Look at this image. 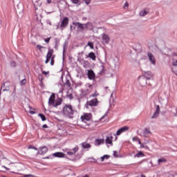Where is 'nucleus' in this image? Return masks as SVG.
I'll use <instances>...</instances> for the list:
<instances>
[{
  "instance_id": "2",
  "label": "nucleus",
  "mask_w": 177,
  "mask_h": 177,
  "mask_svg": "<svg viewBox=\"0 0 177 177\" xmlns=\"http://www.w3.org/2000/svg\"><path fill=\"white\" fill-rule=\"evenodd\" d=\"M48 104L49 106H53V107H57V106L62 104V99L55 100V95L53 94L48 99Z\"/></svg>"
},
{
  "instance_id": "37",
  "label": "nucleus",
  "mask_w": 177,
  "mask_h": 177,
  "mask_svg": "<svg viewBox=\"0 0 177 177\" xmlns=\"http://www.w3.org/2000/svg\"><path fill=\"white\" fill-rule=\"evenodd\" d=\"M28 149H32L33 150H38V148H37V147H34L32 145H30L28 147Z\"/></svg>"
},
{
  "instance_id": "58",
  "label": "nucleus",
  "mask_w": 177,
  "mask_h": 177,
  "mask_svg": "<svg viewBox=\"0 0 177 177\" xmlns=\"http://www.w3.org/2000/svg\"><path fill=\"white\" fill-rule=\"evenodd\" d=\"M43 128H48V125L44 124V125H43Z\"/></svg>"
},
{
  "instance_id": "62",
  "label": "nucleus",
  "mask_w": 177,
  "mask_h": 177,
  "mask_svg": "<svg viewBox=\"0 0 177 177\" xmlns=\"http://www.w3.org/2000/svg\"><path fill=\"white\" fill-rule=\"evenodd\" d=\"M109 87H105V89H108Z\"/></svg>"
},
{
  "instance_id": "13",
  "label": "nucleus",
  "mask_w": 177,
  "mask_h": 177,
  "mask_svg": "<svg viewBox=\"0 0 177 177\" xmlns=\"http://www.w3.org/2000/svg\"><path fill=\"white\" fill-rule=\"evenodd\" d=\"M151 135V131H150V129L145 128L144 131H142V136L144 138H150V136Z\"/></svg>"
},
{
  "instance_id": "4",
  "label": "nucleus",
  "mask_w": 177,
  "mask_h": 177,
  "mask_svg": "<svg viewBox=\"0 0 177 177\" xmlns=\"http://www.w3.org/2000/svg\"><path fill=\"white\" fill-rule=\"evenodd\" d=\"M129 129V127L128 126H124L119 129L117 131L116 133L114 134V136H115V140H117L118 139L117 136H120V135H121L122 133H124V132H127V131H128Z\"/></svg>"
},
{
  "instance_id": "63",
  "label": "nucleus",
  "mask_w": 177,
  "mask_h": 177,
  "mask_svg": "<svg viewBox=\"0 0 177 177\" xmlns=\"http://www.w3.org/2000/svg\"><path fill=\"white\" fill-rule=\"evenodd\" d=\"M102 69L104 68V66H102Z\"/></svg>"
},
{
  "instance_id": "12",
  "label": "nucleus",
  "mask_w": 177,
  "mask_h": 177,
  "mask_svg": "<svg viewBox=\"0 0 177 177\" xmlns=\"http://www.w3.org/2000/svg\"><path fill=\"white\" fill-rule=\"evenodd\" d=\"M46 153H48V147H46V146H43L39 148L37 154L42 156L44 154H46Z\"/></svg>"
},
{
  "instance_id": "54",
  "label": "nucleus",
  "mask_w": 177,
  "mask_h": 177,
  "mask_svg": "<svg viewBox=\"0 0 177 177\" xmlns=\"http://www.w3.org/2000/svg\"><path fill=\"white\" fill-rule=\"evenodd\" d=\"M100 160H101L102 162L104 161V157H103V156L101 157V158H100Z\"/></svg>"
},
{
  "instance_id": "7",
  "label": "nucleus",
  "mask_w": 177,
  "mask_h": 177,
  "mask_svg": "<svg viewBox=\"0 0 177 177\" xmlns=\"http://www.w3.org/2000/svg\"><path fill=\"white\" fill-rule=\"evenodd\" d=\"M78 150H80V147H78V146H75L73 149H66V153L68 154V156H74L78 152Z\"/></svg>"
},
{
  "instance_id": "43",
  "label": "nucleus",
  "mask_w": 177,
  "mask_h": 177,
  "mask_svg": "<svg viewBox=\"0 0 177 177\" xmlns=\"http://www.w3.org/2000/svg\"><path fill=\"white\" fill-rule=\"evenodd\" d=\"M102 157H104V160H109L110 158V156L109 155H104Z\"/></svg>"
},
{
  "instance_id": "61",
  "label": "nucleus",
  "mask_w": 177,
  "mask_h": 177,
  "mask_svg": "<svg viewBox=\"0 0 177 177\" xmlns=\"http://www.w3.org/2000/svg\"><path fill=\"white\" fill-rule=\"evenodd\" d=\"M73 28V26H71V30Z\"/></svg>"
},
{
  "instance_id": "57",
  "label": "nucleus",
  "mask_w": 177,
  "mask_h": 177,
  "mask_svg": "<svg viewBox=\"0 0 177 177\" xmlns=\"http://www.w3.org/2000/svg\"><path fill=\"white\" fill-rule=\"evenodd\" d=\"M9 88H8V86H6V88L3 89V91H8Z\"/></svg>"
},
{
  "instance_id": "44",
  "label": "nucleus",
  "mask_w": 177,
  "mask_h": 177,
  "mask_svg": "<svg viewBox=\"0 0 177 177\" xmlns=\"http://www.w3.org/2000/svg\"><path fill=\"white\" fill-rule=\"evenodd\" d=\"M37 49H39V50H41V49H44V46H39V45H37Z\"/></svg>"
},
{
  "instance_id": "9",
  "label": "nucleus",
  "mask_w": 177,
  "mask_h": 177,
  "mask_svg": "<svg viewBox=\"0 0 177 177\" xmlns=\"http://www.w3.org/2000/svg\"><path fill=\"white\" fill-rule=\"evenodd\" d=\"M101 37L102 39V44H109V42H110V37L107 34L102 33L101 35Z\"/></svg>"
},
{
  "instance_id": "40",
  "label": "nucleus",
  "mask_w": 177,
  "mask_h": 177,
  "mask_svg": "<svg viewBox=\"0 0 177 177\" xmlns=\"http://www.w3.org/2000/svg\"><path fill=\"white\" fill-rule=\"evenodd\" d=\"M10 66H11L12 67H16V62H10Z\"/></svg>"
},
{
  "instance_id": "52",
  "label": "nucleus",
  "mask_w": 177,
  "mask_h": 177,
  "mask_svg": "<svg viewBox=\"0 0 177 177\" xmlns=\"http://www.w3.org/2000/svg\"><path fill=\"white\" fill-rule=\"evenodd\" d=\"M140 148V149H145V145L141 144Z\"/></svg>"
},
{
  "instance_id": "10",
  "label": "nucleus",
  "mask_w": 177,
  "mask_h": 177,
  "mask_svg": "<svg viewBox=\"0 0 177 177\" xmlns=\"http://www.w3.org/2000/svg\"><path fill=\"white\" fill-rule=\"evenodd\" d=\"M91 113H85L83 116L81 117V120L83 122H86V121H91Z\"/></svg>"
},
{
  "instance_id": "55",
  "label": "nucleus",
  "mask_w": 177,
  "mask_h": 177,
  "mask_svg": "<svg viewBox=\"0 0 177 177\" xmlns=\"http://www.w3.org/2000/svg\"><path fill=\"white\" fill-rule=\"evenodd\" d=\"M48 3H52V0H46Z\"/></svg>"
},
{
  "instance_id": "48",
  "label": "nucleus",
  "mask_w": 177,
  "mask_h": 177,
  "mask_svg": "<svg viewBox=\"0 0 177 177\" xmlns=\"http://www.w3.org/2000/svg\"><path fill=\"white\" fill-rule=\"evenodd\" d=\"M50 64H51V66H53V64H55V59H51Z\"/></svg>"
},
{
  "instance_id": "22",
  "label": "nucleus",
  "mask_w": 177,
  "mask_h": 177,
  "mask_svg": "<svg viewBox=\"0 0 177 177\" xmlns=\"http://www.w3.org/2000/svg\"><path fill=\"white\" fill-rule=\"evenodd\" d=\"M88 57H89L90 59H92L93 61L96 60V55H95V53L93 52H91L88 54Z\"/></svg>"
},
{
  "instance_id": "38",
  "label": "nucleus",
  "mask_w": 177,
  "mask_h": 177,
  "mask_svg": "<svg viewBox=\"0 0 177 177\" xmlns=\"http://www.w3.org/2000/svg\"><path fill=\"white\" fill-rule=\"evenodd\" d=\"M84 1V2H85V3L86 4V5H89V3H91V1H92V0H83Z\"/></svg>"
},
{
  "instance_id": "14",
  "label": "nucleus",
  "mask_w": 177,
  "mask_h": 177,
  "mask_svg": "<svg viewBox=\"0 0 177 177\" xmlns=\"http://www.w3.org/2000/svg\"><path fill=\"white\" fill-rule=\"evenodd\" d=\"M160 115V106L157 105L156 108V111L153 113V115L151 117L152 120L157 118Z\"/></svg>"
},
{
  "instance_id": "53",
  "label": "nucleus",
  "mask_w": 177,
  "mask_h": 177,
  "mask_svg": "<svg viewBox=\"0 0 177 177\" xmlns=\"http://www.w3.org/2000/svg\"><path fill=\"white\" fill-rule=\"evenodd\" d=\"M3 168H5V169H6L7 171H9L10 169H8V167H5V166H2Z\"/></svg>"
},
{
  "instance_id": "59",
  "label": "nucleus",
  "mask_w": 177,
  "mask_h": 177,
  "mask_svg": "<svg viewBox=\"0 0 177 177\" xmlns=\"http://www.w3.org/2000/svg\"><path fill=\"white\" fill-rule=\"evenodd\" d=\"M144 149H149V147L147 146V145H145Z\"/></svg>"
},
{
  "instance_id": "6",
  "label": "nucleus",
  "mask_w": 177,
  "mask_h": 177,
  "mask_svg": "<svg viewBox=\"0 0 177 177\" xmlns=\"http://www.w3.org/2000/svg\"><path fill=\"white\" fill-rule=\"evenodd\" d=\"M86 87L88 88L86 90H82V96H87V95H89L92 92V85L89 84H86Z\"/></svg>"
},
{
  "instance_id": "42",
  "label": "nucleus",
  "mask_w": 177,
  "mask_h": 177,
  "mask_svg": "<svg viewBox=\"0 0 177 177\" xmlns=\"http://www.w3.org/2000/svg\"><path fill=\"white\" fill-rule=\"evenodd\" d=\"M132 140H133V142H138V140H139V138L133 137V138H132Z\"/></svg>"
},
{
  "instance_id": "60",
  "label": "nucleus",
  "mask_w": 177,
  "mask_h": 177,
  "mask_svg": "<svg viewBox=\"0 0 177 177\" xmlns=\"http://www.w3.org/2000/svg\"><path fill=\"white\" fill-rule=\"evenodd\" d=\"M51 59H53V60H54V59H55V55H53L51 56Z\"/></svg>"
},
{
  "instance_id": "18",
  "label": "nucleus",
  "mask_w": 177,
  "mask_h": 177,
  "mask_svg": "<svg viewBox=\"0 0 177 177\" xmlns=\"http://www.w3.org/2000/svg\"><path fill=\"white\" fill-rule=\"evenodd\" d=\"M105 142L106 145H111V146H113V136L106 137Z\"/></svg>"
},
{
  "instance_id": "39",
  "label": "nucleus",
  "mask_w": 177,
  "mask_h": 177,
  "mask_svg": "<svg viewBox=\"0 0 177 177\" xmlns=\"http://www.w3.org/2000/svg\"><path fill=\"white\" fill-rule=\"evenodd\" d=\"M51 37H48L47 39H44V42H46V44H49V41H50Z\"/></svg>"
},
{
  "instance_id": "46",
  "label": "nucleus",
  "mask_w": 177,
  "mask_h": 177,
  "mask_svg": "<svg viewBox=\"0 0 177 177\" xmlns=\"http://www.w3.org/2000/svg\"><path fill=\"white\" fill-rule=\"evenodd\" d=\"M172 66H174L175 67L177 66V60H176L175 62H172Z\"/></svg>"
},
{
  "instance_id": "29",
  "label": "nucleus",
  "mask_w": 177,
  "mask_h": 177,
  "mask_svg": "<svg viewBox=\"0 0 177 177\" xmlns=\"http://www.w3.org/2000/svg\"><path fill=\"white\" fill-rule=\"evenodd\" d=\"M65 86H67V88H70L71 86V83H70V80H66V82L64 83Z\"/></svg>"
},
{
  "instance_id": "56",
  "label": "nucleus",
  "mask_w": 177,
  "mask_h": 177,
  "mask_svg": "<svg viewBox=\"0 0 177 177\" xmlns=\"http://www.w3.org/2000/svg\"><path fill=\"white\" fill-rule=\"evenodd\" d=\"M137 142H138V144L141 145L142 142H140V139H138V140H137Z\"/></svg>"
},
{
  "instance_id": "16",
  "label": "nucleus",
  "mask_w": 177,
  "mask_h": 177,
  "mask_svg": "<svg viewBox=\"0 0 177 177\" xmlns=\"http://www.w3.org/2000/svg\"><path fill=\"white\" fill-rule=\"evenodd\" d=\"M154 77V75L151 71H146L144 73V77H145L147 80H151Z\"/></svg>"
},
{
  "instance_id": "25",
  "label": "nucleus",
  "mask_w": 177,
  "mask_h": 177,
  "mask_svg": "<svg viewBox=\"0 0 177 177\" xmlns=\"http://www.w3.org/2000/svg\"><path fill=\"white\" fill-rule=\"evenodd\" d=\"M165 162H167V159L165 158H159L158 160V165H160V164H164Z\"/></svg>"
},
{
  "instance_id": "8",
  "label": "nucleus",
  "mask_w": 177,
  "mask_h": 177,
  "mask_svg": "<svg viewBox=\"0 0 177 177\" xmlns=\"http://www.w3.org/2000/svg\"><path fill=\"white\" fill-rule=\"evenodd\" d=\"M73 26H77V28L80 30H88V26H86V24H81L79 22H73Z\"/></svg>"
},
{
  "instance_id": "34",
  "label": "nucleus",
  "mask_w": 177,
  "mask_h": 177,
  "mask_svg": "<svg viewBox=\"0 0 177 177\" xmlns=\"http://www.w3.org/2000/svg\"><path fill=\"white\" fill-rule=\"evenodd\" d=\"M129 7V4L128 3V2H126L124 5V9H128V8Z\"/></svg>"
},
{
  "instance_id": "28",
  "label": "nucleus",
  "mask_w": 177,
  "mask_h": 177,
  "mask_svg": "<svg viewBox=\"0 0 177 177\" xmlns=\"http://www.w3.org/2000/svg\"><path fill=\"white\" fill-rule=\"evenodd\" d=\"M39 117L41 118V121H46V118L42 113H39Z\"/></svg>"
},
{
  "instance_id": "24",
  "label": "nucleus",
  "mask_w": 177,
  "mask_h": 177,
  "mask_svg": "<svg viewBox=\"0 0 177 177\" xmlns=\"http://www.w3.org/2000/svg\"><path fill=\"white\" fill-rule=\"evenodd\" d=\"M135 158H140V157H145V153L142 151H138L137 154L134 156Z\"/></svg>"
},
{
  "instance_id": "27",
  "label": "nucleus",
  "mask_w": 177,
  "mask_h": 177,
  "mask_svg": "<svg viewBox=\"0 0 177 177\" xmlns=\"http://www.w3.org/2000/svg\"><path fill=\"white\" fill-rule=\"evenodd\" d=\"M86 26H87V29L93 30V24H92V22L87 23Z\"/></svg>"
},
{
  "instance_id": "20",
  "label": "nucleus",
  "mask_w": 177,
  "mask_h": 177,
  "mask_svg": "<svg viewBox=\"0 0 177 177\" xmlns=\"http://www.w3.org/2000/svg\"><path fill=\"white\" fill-rule=\"evenodd\" d=\"M54 157H57L58 158H63L64 157V153L63 152H56L53 153Z\"/></svg>"
},
{
  "instance_id": "45",
  "label": "nucleus",
  "mask_w": 177,
  "mask_h": 177,
  "mask_svg": "<svg viewBox=\"0 0 177 177\" xmlns=\"http://www.w3.org/2000/svg\"><path fill=\"white\" fill-rule=\"evenodd\" d=\"M6 85H8V82H6V83L3 84L1 85V89H3V88H5V86H6Z\"/></svg>"
},
{
  "instance_id": "21",
  "label": "nucleus",
  "mask_w": 177,
  "mask_h": 177,
  "mask_svg": "<svg viewBox=\"0 0 177 177\" xmlns=\"http://www.w3.org/2000/svg\"><path fill=\"white\" fill-rule=\"evenodd\" d=\"M81 146L83 147V149H91V144L88 142H82Z\"/></svg>"
},
{
  "instance_id": "32",
  "label": "nucleus",
  "mask_w": 177,
  "mask_h": 177,
  "mask_svg": "<svg viewBox=\"0 0 177 177\" xmlns=\"http://www.w3.org/2000/svg\"><path fill=\"white\" fill-rule=\"evenodd\" d=\"M96 96H99V93H97V91H95L93 94L91 95V97H96Z\"/></svg>"
},
{
  "instance_id": "33",
  "label": "nucleus",
  "mask_w": 177,
  "mask_h": 177,
  "mask_svg": "<svg viewBox=\"0 0 177 177\" xmlns=\"http://www.w3.org/2000/svg\"><path fill=\"white\" fill-rule=\"evenodd\" d=\"M72 1V3H75V5H77L80 3V0H71Z\"/></svg>"
},
{
  "instance_id": "1",
  "label": "nucleus",
  "mask_w": 177,
  "mask_h": 177,
  "mask_svg": "<svg viewBox=\"0 0 177 177\" xmlns=\"http://www.w3.org/2000/svg\"><path fill=\"white\" fill-rule=\"evenodd\" d=\"M77 113V111L75 110L74 108H73V106L71 104H66L63 108V114L64 117H66V118H70L71 120H73L74 118V114Z\"/></svg>"
},
{
  "instance_id": "30",
  "label": "nucleus",
  "mask_w": 177,
  "mask_h": 177,
  "mask_svg": "<svg viewBox=\"0 0 177 177\" xmlns=\"http://www.w3.org/2000/svg\"><path fill=\"white\" fill-rule=\"evenodd\" d=\"M87 46H89L91 49H93V42L88 41L87 44Z\"/></svg>"
},
{
  "instance_id": "19",
  "label": "nucleus",
  "mask_w": 177,
  "mask_h": 177,
  "mask_svg": "<svg viewBox=\"0 0 177 177\" xmlns=\"http://www.w3.org/2000/svg\"><path fill=\"white\" fill-rule=\"evenodd\" d=\"M147 80V79L145 77H140L138 80L140 85H141V86H145V85L147 84V82L146 81Z\"/></svg>"
},
{
  "instance_id": "47",
  "label": "nucleus",
  "mask_w": 177,
  "mask_h": 177,
  "mask_svg": "<svg viewBox=\"0 0 177 177\" xmlns=\"http://www.w3.org/2000/svg\"><path fill=\"white\" fill-rule=\"evenodd\" d=\"M42 74H44V75H48V74H49V72H46L45 71H43Z\"/></svg>"
},
{
  "instance_id": "36",
  "label": "nucleus",
  "mask_w": 177,
  "mask_h": 177,
  "mask_svg": "<svg viewBox=\"0 0 177 177\" xmlns=\"http://www.w3.org/2000/svg\"><path fill=\"white\" fill-rule=\"evenodd\" d=\"M29 109H30V111H29L30 114H35V111H31L32 110V108L31 106H29Z\"/></svg>"
},
{
  "instance_id": "41",
  "label": "nucleus",
  "mask_w": 177,
  "mask_h": 177,
  "mask_svg": "<svg viewBox=\"0 0 177 177\" xmlns=\"http://www.w3.org/2000/svg\"><path fill=\"white\" fill-rule=\"evenodd\" d=\"M106 117H107V113H105V114L100 118V121H103V120H104Z\"/></svg>"
},
{
  "instance_id": "3",
  "label": "nucleus",
  "mask_w": 177,
  "mask_h": 177,
  "mask_svg": "<svg viewBox=\"0 0 177 177\" xmlns=\"http://www.w3.org/2000/svg\"><path fill=\"white\" fill-rule=\"evenodd\" d=\"M68 26V17H66L62 19L61 21L58 23L57 26V29L60 28V30H63Z\"/></svg>"
},
{
  "instance_id": "17",
  "label": "nucleus",
  "mask_w": 177,
  "mask_h": 177,
  "mask_svg": "<svg viewBox=\"0 0 177 177\" xmlns=\"http://www.w3.org/2000/svg\"><path fill=\"white\" fill-rule=\"evenodd\" d=\"M87 75H88V80H94L95 77V72H93V71L92 70H90L88 71Z\"/></svg>"
},
{
  "instance_id": "15",
  "label": "nucleus",
  "mask_w": 177,
  "mask_h": 177,
  "mask_svg": "<svg viewBox=\"0 0 177 177\" xmlns=\"http://www.w3.org/2000/svg\"><path fill=\"white\" fill-rule=\"evenodd\" d=\"M149 13H150V10L149 8H145L140 12L139 15L141 17H145V16H147Z\"/></svg>"
},
{
  "instance_id": "23",
  "label": "nucleus",
  "mask_w": 177,
  "mask_h": 177,
  "mask_svg": "<svg viewBox=\"0 0 177 177\" xmlns=\"http://www.w3.org/2000/svg\"><path fill=\"white\" fill-rule=\"evenodd\" d=\"M102 143H104V140L103 139H96L95 140L96 146H100V145H102Z\"/></svg>"
},
{
  "instance_id": "11",
  "label": "nucleus",
  "mask_w": 177,
  "mask_h": 177,
  "mask_svg": "<svg viewBox=\"0 0 177 177\" xmlns=\"http://www.w3.org/2000/svg\"><path fill=\"white\" fill-rule=\"evenodd\" d=\"M147 55L150 63H151L153 66H156V57H154L151 53H147Z\"/></svg>"
},
{
  "instance_id": "50",
  "label": "nucleus",
  "mask_w": 177,
  "mask_h": 177,
  "mask_svg": "<svg viewBox=\"0 0 177 177\" xmlns=\"http://www.w3.org/2000/svg\"><path fill=\"white\" fill-rule=\"evenodd\" d=\"M46 23H47V24H49V26H52V22H50V21L47 20Z\"/></svg>"
},
{
  "instance_id": "5",
  "label": "nucleus",
  "mask_w": 177,
  "mask_h": 177,
  "mask_svg": "<svg viewBox=\"0 0 177 177\" xmlns=\"http://www.w3.org/2000/svg\"><path fill=\"white\" fill-rule=\"evenodd\" d=\"M98 104H99V101L97 100V99L94 98L86 102V109H88L89 106H91V107H95L97 106Z\"/></svg>"
},
{
  "instance_id": "26",
  "label": "nucleus",
  "mask_w": 177,
  "mask_h": 177,
  "mask_svg": "<svg viewBox=\"0 0 177 177\" xmlns=\"http://www.w3.org/2000/svg\"><path fill=\"white\" fill-rule=\"evenodd\" d=\"M53 55V50H50L46 55L47 59H51L52 58V55Z\"/></svg>"
},
{
  "instance_id": "49",
  "label": "nucleus",
  "mask_w": 177,
  "mask_h": 177,
  "mask_svg": "<svg viewBox=\"0 0 177 177\" xmlns=\"http://www.w3.org/2000/svg\"><path fill=\"white\" fill-rule=\"evenodd\" d=\"M49 60H50V59L49 58L46 57V59L45 61L46 64H48V63H49Z\"/></svg>"
},
{
  "instance_id": "51",
  "label": "nucleus",
  "mask_w": 177,
  "mask_h": 177,
  "mask_svg": "<svg viewBox=\"0 0 177 177\" xmlns=\"http://www.w3.org/2000/svg\"><path fill=\"white\" fill-rule=\"evenodd\" d=\"M64 53H66V46H64L63 48V55H64Z\"/></svg>"
},
{
  "instance_id": "35",
  "label": "nucleus",
  "mask_w": 177,
  "mask_h": 177,
  "mask_svg": "<svg viewBox=\"0 0 177 177\" xmlns=\"http://www.w3.org/2000/svg\"><path fill=\"white\" fill-rule=\"evenodd\" d=\"M113 157L118 158V152L117 151H113Z\"/></svg>"
},
{
  "instance_id": "31",
  "label": "nucleus",
  "mask_w": 177,
  "mask_h": 177,
  "mask_svg": "<svg viewBox=\"0 0 177 177\" xmlns=\"http://www.w3.org/2000/svg\"><path fill=\"white\" fill-rule=\"evenodd\" d=\"M27 83V80L24 79L21 81V85H26V84Z\"/></svg>"
}]
</instances>
